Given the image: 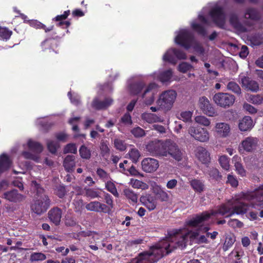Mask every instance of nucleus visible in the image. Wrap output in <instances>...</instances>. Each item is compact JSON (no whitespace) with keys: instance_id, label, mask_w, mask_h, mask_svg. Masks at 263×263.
Instances as JSON below:
<instances>
[{"instance_id":"f257e3e1","label":"nucleus","mask_w":263,"mask_h":263,"mask_svg":"<svg viewBox=\"0 0 263 263\" xmlns=\"http://www.w3.org/2000/svg\"><path fill=\"white\" fill-rule=\"evenodd\" d=\"M202 223L198 226H190L185 223L186 226L199 228L196 231L185 229L175 230L172 231L169 237L151 247L148 251L140 253L137 257L134 258L130 263H154L177 248H184L189 240L191 242L199 243L207 242V237H210L212 239H214L217 236L218 232H209L210 227L202 226Z\"/></svg>"},{"instance_id":"f03ea898","label":"nucleus","mask_w":263,"mask_h":263,"mask_svg":"<svg viewBox=\"0 0 263 263\" xmlns=\"http://www.w3.org/2000/svg\"><path fill=\"white\" fill-rule=\"evenodd\" d=\"M251 193H242L236 196L235 201H229L227 203L218 206L216 210L204 212L200 215H196L192 218L187 220L186 223L190 226H198L202 222L208 220L212 216L216 217L218 215H225L226 214H228L227 216H230L234 214L245 213L248 208V204L245 203L246 201L249 202L250 205L254 208H259V205H255V202H257L256 200L253 201V200L247 199L242 197V195H248Z\"/></svg>"},{"instance_id":"7ed1b4c3","label":"nucleus","mask_w":263,"mask_h":263,"mask_svg":"<svg viewBox=\"0 0 263 263\" xmlns=\"http://www.w3.org/2000/svg\"><path fill=\"white\" fill-rule=\"evenodd\" d=\"M207 15L216 25L220 27L224 26L226 21V15L223 8L218 5L216 4L203 8L199 13L197 19L191 23L192 28L202 35L206 34L204 26L210 25L209 21L205 17Z\"/></svg>"},{"instance_id":"20e7f679","label":"nucleus","mask_w":263,"mask_h":263,"mask_svg":"<svg viewBox=\"0 0 263 263\" xmlns=\"http://www.w3.org/2000/svg\"><path fill=\"white\" fill-rule=\"evenodd\" d=\"M32 186L36 192L30 203V210L37 215H41L47 211L51 201L45 190L35 181H32Z\"/></svg>"},{"instance_id":"39448f33","label":"nucleus","mask_w":263,"mask_h":263,"mask_svg":"<svg viewBox=\"0 0 263 263\" xmlns=\"http://www.w3.org/2000/svg\"><path fill=\"white\" fill-rule=\"evenodd\" d=\"M175 42L176 44L189 49L193 47L195 51L201 55L204 53V49L194 38L192 33L186 29H180L175 32Z\"/></svg>"},{"instance_id":"423d86ee","label":"nucleus","mask_w":263,"mask_h":263,"mask_svg":"<svg viewBox=\"0 0 263 263\" xmlns=\"http://www.w3.org/2000/svg\"><path fill=\"white\" fill-rule=\"evenodd\" d=\"M177 96V92L174 90L170 89L164 91L160 94L156 101V104L162 110L168 111L173 107Z\"/></svg>"},{"instance_id":"0eeeda50","label":"nucleus","mask_w":263,"mask_h":263,"mask_svg":"<svg viewBox=\"0 0 263 263\" xmlns=\"http://www.w3.org/2000/svg\"><path fill=\"white\" fill-rule=\"evenodd\" d=\"M28 148L33 153L28 151L22 152V156L27 159H30L36 162H39L40 154L43 151V147L39 142L29 139L27 142Z\"/></svg>"},{"instance_id":"6e6552de","label":"nucleus","mask_w":263,"mask_h":263,"mask_svg":"<svg viewBox=\"0 0 263 263\" xmlns=\"http://www.w3.org/2000/svg\"><path fill=\"white\" fill-rule=\"evenodd\" d=\"M213 99L217 106L227 108L233 105L235 101V97L234 95L229 93L218 92L214 95Z\"/></svg>"},{"instance_id":"1a4fd4ad","label":"nucleus","mask_w":263,"mask_h":263,"mask_svg":"<svg viewBox=\"0 0 263 263\" xmlns=\"http://www.w3.org/2000/svg\"><path fill=\"white\" fill-rule=\"evenodd\" d=\"M186 58V54L183 51L175 48H170L163 54L162 60L164 62L175 65L177 60H185Z\"/></svg>"},{"instance_id":"9d476101","label":"nucleus","mask_w":263,"mask_h":263,"mask_svg":"<svg viewBox=\"0 0 263 263\" xmlns=\"http://www.w3.org/2000/svg\"><path fill=\"white\" fill-rule=\"evenodd\" d=\"M188 132L192 138L200 142H206L210 139L209 131L201 126H191L189 128Z\"/></svg>"},{"instance_id":"9b49d317","label":"nucleus","mask_w":263,"mask_h":263,"mask_svg":"<svg viewBox=\"0 0 263 263\" xmlns=\"http://www.w3.org/2000/svg\"><path fill=\"white\" fill-rule=\"evenodd\" d=\"M198 105L202 112L208 116L213 117L217 115L214 107L206 97L203 96L199 98Z\"/></svg>"},{"instance_id":"f8f14e48","label":"nucleus","mask_w":263,"mask_h":263,"mask_svg":"<svg viewBox=\"0 0 263 263\" xmlns=\"http://www.w3.org/2000/svg\"><path fill=\"white\" fill-rule=\"evenodd\" d=\"M239 81L242 87L252 92H256L259 90L258 83L243 73H241L239 76Z\"/></svg>"},{"instance_id":"ddd939ff","label":"nucleus","mask_w":263,"mask_h":263,"mask_svg":"<svg viewBox=\"0 0 263 263\" xmlns=\"http://www.w3.org/2000/svg\"><path fill=\"white\" fill-rule=\"evenodd\" d=\"M242 197L249 200H256L255 205H259V207L263 208V184L260 185L254 191L252 192L248 195H242Z\"/></svg>"},{"instance_id":"4468645a","label":"nucleus","mask_w":263,"mask_h":263,"mask_svg":"<svg viewBox=\"0 0 263 263\" xmlns=\"http://www.w3.org/2000/svg\"><path fill=\"white\" fill-rule=\"evenodd\" d=\"M167 157L171 156L177 161L182 159V153L178 148V145L174 142L168 140Z\"/></svg>"},{"instance_id":"2eb2a0df","label":"nucleus","mask_w":263,"mask_h":263,"mask_svg":"<svg viewBox=\"0 0 263 263\" xmlns=\"http://www.w3.org/2000/svg\"><path fill=\"white\" fill-rule=\"evenodd\" d=\"M167 157L171 156L177 161L182 159V153L178 148V145L174 142L168 140Z\"/></svg>"},{"instance_id":"dca6fc26","label":"nucleus","mask_w":263,"mask_h":263,"mask_svg":"<svg viewBox=\"0 0 263 263\" xmlns=\"http://www.w3.org/2000/svg\"><path fill=\"white\" fill-rule=\"evenodd\" d=\"M258 140L256 138L248 137L243 140L239 146V151L241 148L247 152H252L255 151L258 145Z\"/></svg>"},{"instance_id":"f3484780","label":"nucleus","mask_w":263,"mask_h":263,"mask_svg":"<svg viewBox=\"0 0 263 263\" xmlns=\"http://www.w3.org/2000/svg\"><path fill=\"white\" fill-rule=\"evenodd\" d=\"M141 165L142 170L146 173L156 171L159 166L158 161L151 158L144 159L141 162Z\"/></svg>"},{"instance_id":"a211bd4d","label":"nucleus","mask_w":263,"mask_h":263,"mask_svg":"<svg viewBox=\"0 0 263 263\" xmlns=\"http://www.w3.org/2000/svg\"><path fill=\"white\" fill-rule=\"evenodd\" d=\"M3 198L10 202L17 203L24 200L26 196L18 193L17 190L13 189L4 193Z\"/></svg>"},{"instance_id":"6ab92c4d","label":"nucleus","mask_w":263,"mask_h":263,"mask_svg":"<svg viewBox=\"0 0 263 263\" xmlns=\"http://www.w3.org/2000/svg\"><path fill=\"white\" fill-rule=\"evenodd\" d=\"M62 216V211L58 207L51 208L48 213V217L55 226L60 224Z\"/></svg>"},{"instance_id":"aec40b11","label":"nucleus","mask_w":263,"mask_h":263,"mask_svg":"<svg viewBox=\"0 0 263 263\" xmlns=\"http://www.w3.org/2000/svg\"><path fill=\"white\" fill-rule=\"evenodd\" d=\"M215 132L220 137L225 138L230 133V127L229 124L225 122L217 123L215 126Z\"/></svg>"},{"instance_id":"412c9836","label":"nucleus","mask_w":263,"mask_h":263,"mask_svg":"<svg viewBox=\"0 0 263 263\" xmlns=\"http://www.w3.org/2000/svg\"><path fill=\"white\" fill-rule=\"evenodd\" d=\"M153 75L155 79H156L162 83L165 84L171 82L173 72L171 69H168L161 72H155Z\"/></svg>"},{"instance_id":"4be33fe9","label":"nucleus","mask_w":263,"mask_h":263,"mask_svg":"<svg viewBox=\"0 0 263 263\" xmlns=\"http://www.w3.org/2000/svg\"><path fill=\"white\" fill-rule=\"evenodd\" d=\"M196 156L203 164H207L210 161V154L203 147H198L196 149Z\"/></svg>"},{"instance_id":"5701e85b","label":"nucleus","mask_w":263,"mask_h":263,"mask_svg":"<svg viewBox=\"0 0 263 263\" xmlns=\"http://www.w3.org/2000/svg\"><path fill=\"white\" fill-rule=\"evenodd\" d=\"M158 87L157 84L155 83H150L144 90L142 95V97L145 98L146 95L148 93H151L150 97L148 99H145V103L146 105H151L154 101V93L152 92L153 90L156 89Z\"/></svg>"},{"instance_id":"b1692460","label":"nucleus","mask_w":263,"mask_h":263,"mask_svg":"<svg viewBox=\"0 0 263 263\" xmlns=\"http://www.w3.org/2000/svg\"><path fill=\"white\" fill-rule=\"evenodd\" d=\"M140 200L149 211L154 210L156 207V199L151 195H146L141 197Z\"/></svg>"},{"instance_id":"393cba45","label":"nucleus","mask_w":263,"mask_h":263,"mask_svg":"<svg viewBox=\"0 0 263 263\" xmlns=\"http://www.w3.org/2000/svg\"><path fill=\"white\" fill-rule=\"evenodd\" d=\"M254 126V123L250 117L245 116L239 121L238 127L239 129L242 132L251 130Z\"/></svg>"},{"instance_id":"a878e982","label":"nucleus","mask_w":263,"mask_h":263,"mask_svg":"<svg viewBox=\"0 0 263 263\" xmlns=\"http://www.w3.org/2000/svg\"><path fill=\"white\" fill-rule=\"evenodd\" d=\"M145 86L144 82L142 81L132 82L129 81L128 82V86L129 90L132 95L139 94Z\"/></svg>"},{"instance_id":"bb28decb","label":"nucleus","mask_w":263,"mask_h":263,"mask_svg":"<svg viewBox=\"0 0 263 263\" xmlns=\"http://www.w3.org/2000/svg\"><path fill=\"white\" fill-rule=\"evenodd\" d=\"M153 192L155 194L157 198L162 201H166L169 198L167 192L160 185H155L154 186Z\"/></svg>"},{"instance_id":"cd10ccee","label":"nucleus","mask_w":263,"mask_h":263,"mask_svg":"<svg viewBox=\"0 0 263 263\" xmlns=\"http://www.w3.org/2000/svg\"><path fill=\"white\" fill-rule=\"evenodd\" d=\"M112 102L113 100L108 98L102 101L96 98L93 100L91 106L93 108L97 110L103 109L109 106Z\"/></svg>"},{"instance_id":"c85d7f7f","label":"nucleus","mask_w":263,"mask_h":263,"mask_svg":"<svg viewBox=\"0 0 263 263\" xmlns=\"http://www.w3.org/2000/svg\"><path fill=\"white\" fill-rule=\"evenodd\" d=\"M12 162L8 155L3 154L0 156V176L11 166Z\"/></svg>"},{"instance_id":"c756f323","label":"nucleus","mask_w":263,"mask_h":263,"mask_svg":"<svg viewBox=\"0 0 263 263\" xmlns=\"http://www.w3.org/2000/svg\"><path fill=\"white\" fill-rule=\"evenodd\" d=\"M85 207L88 211L95 212H105L107 208L105 204L98 201L91 202L87 204Z\"/></svg>"},{"instance_id":"7c9ffc66","label":"nucleus","mask_w":263,"mask_h":263,"mask_svg":"<svg viewBox=\"0 0 263 263\" xmlns=\"http://www.w3.org/2000/svg\"><path fill=\"white\" fill-rule=\"evenodd\" d=\"M232 161L234 164L235 171L238 174L242 177L246 176V171L241 163V158L238 156L235 155L233 157Z\"/></svg>"},{"instance_id":"2f4dec72","label":"nucleus","mask_w":263,"mask_h":263,"mask_svg":"<svg viewBox=\"0 0 263 263\" xmlns=\"http://www.w3.org/2000/svg\"><path fill=\"white\" fill-rule=\"evenodd\" d=\"M160 140H155L150 142L146 146V149L150 154L153 156H157V154H159L158 152L159 146L160 144Z\"/></svg>"},{"instance_id":"473e14b6","label":"nucleus","mask_w":263,"mask_h":263,"mask_svg":"<svg viewBox=\"0 0 263 263\" xmlns=\"http://www.w3.org/2000/svg\"><path fill=\"white\" fill-rule=\"evenodd\" d=\"M63 165L67 172L73 171L76 165L75 157L73 155H67L64 159Z\"/></svg>"},{"instance_id":"72a5a7b5","label":"nucleus","mask_w":263,"mask_h":263,"mask_svg":"<svg viewBox=\"0 0 263 263\" xmlns=\"http://www.w3.org/2000/svg\"><path fill=\"white\" fill-rule=\"evenodd\" d=\"M141 118L148 123L162 122V120L160 117L157 116L156 114L152 113L144 112L142 114Z\"/></svg>"},{"instance_id":"f704fd0d","label":"nucleus","mask_w":263,"mask_h":263,"mask_svg":"<svg viewBox=\"0 0 263 263\" xmlns=\"http://www.w3.org/2000/svg\"><path fill=\"white\" fill-rule=\"evenodd\" d=\"M236 241V238L234 235L232 234H228L225 239L222 249L224 251H227L230 248Z\"/></svg>"},{"instance_id":"c9c22d12","label":"nucleus","mask_w":263,"mask_h":263,"mask_svg":"<svg viewBox=\"0 0 263 263\" xmlns=\"http://www.w3.org/2000/svg\"><path fill=\"white\" fill-rule=\"evenodd\" d=\"M190 185L196 192L201 193L204 190V185L200 180L193 179L190 181Z\"/></svg>"},{"instance_id":"e433bc0d","label":"nucleus","mask_w":263,"mask_h":263,"mask_svg":"<svg viewBox=\"0 0 263 263\" xmlns=\"http://www.w3.org/2000/svg\"><path fill=\"white\" fill-rule=\"evenodd\" d=\"M247 101L254 105L263 104V96L260 95H250L247 98Z\"/></svg>"},{"instance_id":"4c0bfd02","label":"nucleus","mask_w":263,"mask_h":263,"mask_svg":"<svg viewBox=\"0 0 263 263\" xmlns=\"http://www.w3.org/2000/svg\"><path fill=\"white\" fill-rule=\"evenodd\" d=\"M124 195L129 200L130 203L135 204L138 200V195L133 191L129 189H125L124 191Z\"/></svg>"},{"instance_id":"58836bf2","label":"nucleus","mask_w":263,"mask_h":263,"mask_svg":"<svg viewBox=\"0 0 263 263\" xmlns=\"http://www.w3.org/2000/svg\"><path fill=\"white\" fill-rule=\"evenodd\" d=\"M167 144H168V140H166L164 142L160 141V144H159V147L158 149L159 151V153L161 154H157L156 157H167Z\"/></svg>"},{"instance_id":"ea45409f","label":"nucleus","mask_w":263,"mask_h":263,"mask_svg":"<svg viewBox=\"0 0 263 263\" xmlns=\"http://www.w3.org/2000/svg\"><path fill=\"white\" fill-rule=\"evenodd\" d=\"M227 89L233 92L240 95L241 93V88L235 82L231 81L227 84Z\"/></svg>"},{"instance_id":"a19ab883","label":"nucleus","mask_w":263,"mask_h":263,"mask_svg":"<svg viewBox=\"0 0 263 263\" xmlns=\"http://www.w3.org/2000/svg\"><path fill=\"white\" fill-rule=\"evenodd\" d=\"M30 25L36 29H43L45 30L46 32L51 31L53 28V26H51L49 27H46V26L45 25L36 20L32 21L30 22Z\"/></svg>"},{"instance_id":"79ce46f5","label":"nucleus","mask_w":263,"mask_h":263,"mask_svg":"<svg viewBox=\"0 0 263 263\" xmlns=\"http://www.w3.org/2000/svg\"><path fill=\"white\" fill-rule=\"evenodd\" d=\"M195 121L196 123L204 126H209L211 124L210 120L206 117L201 115L195 117Z\"/></svg>"},{"instance_id":"37998d69","label":"nucleus","mask_w":263,"mask_h":263,"mask_svg":"<svg viewBox=\"0 0 263 263\" xmlns=\"http://www.w3.org/2000/svg\"><path fill=\"white\" fill-rule=\"evenodd\" d=\"M130 184L134 188L141 189L142 190L148 189V185L145 183L137 179H130Z\"/></svg>"},{"instance_id":"c03bdc74","label":"nucleus","mask_w":263,"mask_h":263,"mask_svg":"<svg viewBox=\"0 0 263 263\" xmlns=\"http://www.w3.org/2000/svg\"><path fill=\"white\" fill-rule=\"evenodd\" d=\"M245 17L246 18H250L252 20H255L258 18V14L255 9L249 8L246 10L245 14Z\"/></svg>"},{"instance_id":"a18cd8bd","label":"nucleus","mask_w":263,"mask_h":263,"mask_svg":"<svg viewBox=\"0 0 263 263\" xmlns=\"http://www.w3.org/2000/svg\"><path fill=\"white\" fill-rule=\"evenodd\" d=\"M219 162L221 166L225 170L230 168L229 158L226 155L221 156L219 158Z\"/></svg>"},{"instance_id":"49530a36","label":"nucleus","mask_w":263,"mask_h":263,"mask_svg":"<svg viewBox=\"0 0 263 263\" xmlns=\"http://www.w3.org/2000/svg\"><path fill=\"white\" fill-rule=\"evenodd\" d=\"M73 204L74 206V210L76 212L81 213L84 208V203L82 199L78 197L76 198L73 201Z\"/></svg>"},{"instance_id":"de8ad7c7","label":"nucleus","mask_w":263,"mask_h":263,"mask_svg":"<svg viewBox=\"0 0 263 263\" xmlns=\"http://www.w3.org/2000/svg\"><path fill=\"white\" fill-rule=\"evenodd\" d=\"M46 255L42 253L34 252L31 254L30 260L31 262L42 261L46 259Z\"/></svg>"},{"instance_id":"09e8293b","label":"nucleus","mask_w":263,"mask_h":263,"mask_svg":"<svg viewBox=\"0 0 263 263\" xmlns=\"http://www.w3.org/2000/svg\"><path fill=\"white\" fill-rule=\"evenodd\" d=\"M79 153L81 157L83 159H88L90 158V151L84 145L81 146L79 149Z\"/></svg>"},{"instance_id":"8fccbe9b","label":"nucleus","mask_w":263,"mask_h":263,"mask_svg":"<svg viewBox=\"0 0 263 263\" xmlns=\"http://www.w3.org/2000/svg\"><path fill=\"white\" fill-rule=\"evenodd\" d=\"M47 144L48 150L52 154L55 153L59 147V143L56 141L48 140Z\"/></svg>"},{"instance_id":"3c124183","label":"nucleus","mask_w":263,"mask_h":263,"mask_svg":"<svg viewBox=\"0 0 263 263\" xmlns=\"http://www.w3.org/2000/svg\"><path fill=\"white\" fill-rule=\"evenodd\" d=\"M129 155L130 158L134 163H136L138 161L139 158L140 157L139 151L135 148H133L129 151Z\"/></svg>"},{"instance_id":"603ef678","label":"nucleus","mask_w":263,"mask_h":263,"mask_svg":"<svg viewBox=\"0 0 263 263\" xmlns=\"http://www.w3.org/2000/svg\"><path fill=\"white\" fill-rule=\"evenodd\" d=\"M132 134L137 138L142 137L145 135V131L140 127L134 128L131 131Z\"/></svg>"},{"instance_id":"864d4df0","label":"nucleus","mask_w":263,"mask_h":263,"mask_svg":"<svg viewBox=\"0 0 263 263\" xmlns=\"http://www.w3.org/2000/svg\"><path fill=\"white\" fill-rule=\"evenodd\" d=\"M192 68V66L186 63V62H182L180 63L178 66V70L182 73H185L188 70L191 69Z\"/></svg>"},{"instance_id":"5fc2aeb1","label":"nucleus","mask_w":263,"mask_h":263,"mask_svg":"<svg viewBox=\"0 0 263 263\" xmlns=\"http://www.w3.org/2000/svg\"><path fill=\"white\" fill-rule=\"evenodd\" d=\"M77 152V148L75 144L69 143L66 145L64 149L65 154L71 153L76 154Z\"/></svg>"},{"instance_id":"6e6d98bb","label":"nucleus","mask_w":263,"mask_h":263,"mask_svg":"<svg viewBox=\"0 0 263 263\" xmlns=\"http://www.w3.org/2000/svg\"><path fill=\"white\" fill-rule=\"evenodd\" d=\"M12 32L6 28L0 27V36L4 39L7 40L11 35Z\"/></svg>"},{"instance_id":"4d7b16f0","label":"nucleus","mask_w":263,"mask_h":263,"mask_svg":"<svg viewBox=\"0 0 263 263\" xmlns=\"http://www.w3.org/2000/svg\"><path fill=\"white\" fill-rule=\"evenodd\" d=\"M121 123L125 125H130L132 124L131 116L129 113H126L121 119Z\"/></svg>"},{"instance_id":"13d9d810","label":"nucleus","mask_w":263,"mask_h":263,"mask_svg":"<svg viewBox=\"0 0 263 263\" xmlns=\"http://www.w3.org/2000/svg\"><path fill=\"white\" fill-rule=\"evenodd\" d=\"M193 112L191 111H182L180 114V119L183 121L187 122L191 119Z\"/></svg>"},{"instance_id":"bf43d9fd","label":"nucleus","mask_w":263,"mask_h":263,"mask_svg":"<svg viewBox=\"0 0 263 263\" xmlns=\"http://www.w3.org/2000/svg\"><path fill=\"white\" fill-rule=\"evenodd\" d=\"M80 117H73L69 119L68 123L69 124L72 125V130L73 131H78L79 130L77 123L79 121Z\"/></svg>"},{"instance_id":"052dcab7","label":"nucleus","mask_w":263,"mask_h":263,"mask_svg":"<svg viewBox=\"0 0 263 263\" xmlns=\"http://www.w3.org/2000/svg\"><path fill=\"white\" fill-rule=\"evenodd\" d=\"M227 182L233 187H236L238 184V181L236 177L231 174L228 175Z\"/></svg>"},{"instance_id":"680f3d73","label":"nucleus","mask_w":263,"mask_h":263,"mask_svg":"<svg viewBox=\"0 0 263 263\" xmlns=\"http://www.w3.org/2000/svg\"><path fill=\"white\" fill-rule=\"evenodd\" d=\"M66 191L64 186L60 185L57 187L56 194L59 198H63L66 194Z\"/></svg>"},{"instance_id":"e2e57ef3","label":"nucleus","mask_w":263,"mask_h":263,"mask_svg":"<svg viewBox=\"0 0 263 263\" xmlns=\"http://www.w3.org/2000/svg\"><path fill=\"white\" fill-rule=\"evenodd\" d=\"M243 108L245 110L252 114L257 112V109L254 107L247 103H244Z\"/></svg>"},{"instance_id":"0e129e2a","label":"nucleus","mask_w":263,"mask_h":263,"mask_svg":"<svg viewBox=\"0 0 263 263\" xmlns=\"http://www.w3.org/2000/svg\"><path fill=\"white\" fill-rule=\"evenodd\" d=\"M106 188L109 192L115 195V185L112 182L107 181L106 183Z\"/></svg>"},{"instance_id":"69168bd1","label":"nucleus","mask_w":263,"mask_h":263,"mask_svg":"<svg viewBox=\"0 0 263 263\" xmlns=\"http://www.w3.org/2000/svg\"><path fill=\"white\" fill-rule=\"evenodd\" d=\"M231 24L235 28H238L239 26L238 17L236 15L233 14L230 18Z\"/></svg>"},{"instance_id":"338daca9","label":"nucleus","mask_w":263,"mask_h":263,"mask_svg":"<svg viewBox=\"0 0 263 263\" xmlns=\"http://www.w3.org/2000/svg\"><path fill=\"white\" fill-rule=\"evenodd\" d=\"M178 181L175 179L170 180L166 183V187L168 189H174L177 185Z\"/></svg>"},{"instance_id":"774afa93","label":"nucleus","mask_w":263,"mask_h":263,"mask_svg":"<svg viewBox=\"0 0 263 263\" xmlns=\"http://www.w3.org/2000/svg\"><path fill=\"white\" fill-rule=\"evenodd\" d=\"M55 137L58 140L66 142L68 136L66 133L62 132L57 134Z\"/></svg>"}]
</instances>
